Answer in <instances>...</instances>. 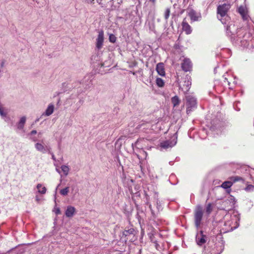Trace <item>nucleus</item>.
Listing matches in <instances>:
<instances>
[{
  "instance_id": "a878e982",
  "label": "nucleus",
  "mask_w": 254,
  "mask_h": 254,
  "mask_svg": "<svg viewBox=\"0 0 254 254\" xmlns=\"http://www.w3.org/2000/svg\"><path fill=\"white\" fill-rule=\"evenodd\" d=\"M109 40L110 42L115 43L116 42L117 38L114 34H111L109 35Z\"/></svg>"
},
{
  "instance_id": "f3484780",
  "label": "nucleus",
  "mask_w": 254,
  "mask_h": 254,
  "mask_svg": "<svg viewBox=\"0 0 254 254\" xmlns=\"http://www.w3.org/2000/svg\"><path fill=\"white\" fill-rule=\"evenodd\" d=\"M38 192L41 194H45L46 192L47 189L45 187H43L42 184H38L37 186Z\"/></svg>"
},
{
  "instance_id": "5701e85b",
  "label": "nucleus",
  "mask_w": 254,
  "mask_h": 254,
  "mask_svg": "<svg viewBox=\"0 0 254 254\" xmlns=\"http://www.w3.org/2000/svg\"><path fill=\"white\" fill-rule=\"evenodd\" d=\"M61 169L65 175H67L68 174L69 170V169L68 166L65 165H63L61 167Z\"/></svg>"
},
{
  "instance_id": "9d476101",
  "label": "nucleus",
  "mask_w": 254,
  "mask_h": 254,
  "mask_svg": "<svg viewBox=\"0 0 254 254\" xmlns=\"http://www.w3.org/2000/svg\"><path fill=\"white\" fill-rule=\"evenodd\" d=\"M156 70L157 73L161 76L165 75L164 64L163 63H159L156 65Z\"/></svg>"
},
{
  "instance_id": "1a4fd4ad",
  "label": "nucleus",
  "mask_w": 254,
  "mask_h": 254,
  "mask_svg": "<svg viewBox=\"0 0 254 254\" xmlns=\"http://www.w3.org/2000/svg\"><path fill=\"white\" fill-rule=\"evenodd\" d=\"M197 244L201 246L206 242V236L203 234L202 231H200V234L197 235L196 237Z\"/></svg>"
},
{
  "instance_id": "7ed1b4c3",
  "label": "nucleus",
  "mask_w": 254,
  "mask_h": 254,
  "mask_svg": "<svg viewBox=\"0 0 254 254\" xmlns=\"http://www.w3.org/2000/svg\"><path fill=\"white\" fill-rule=\"evenodd\" d=\"M187 113L189 114L193 109L196 108V100L191 95L186 96Z\"/></svg>"
},
{
  "instance_id": "c9c22d12",
  "label": "nucleus",
  "mask_w": 254,
  "mask_h": 254,
  "mask_svg": "<svg viewBox=\"0 0 254 254\" xmlns=\"http://www.w3.org/2000/svg\"><path fill=\"white\" fill-rule=\"evenodd\" d=\"M52 158H53V159H55V158H54V155H52Z\"/></svg>"
},
{
  "instance_id": "72a5a7b5",
  "label": "nucleus",
  "mask_w": 254,
  "mask_h": 254,
  "mask_svg": "<svg viewBox=\"0 0 254 254\" xmlns=\"http://www.w3.org/2000/svg\"><path fill=\"white\" fill-rule=\"evenodd\" d=\"M3 65H4V62H2L1 63V67H3Z\"/></svg>"
},
{
  "instance_id": "6ab92c4d",
  "label": "nucleus",
  "mask_w": 254,
  "mask_h": 254,
  "mask_svg": "<svg viewBox=\"0 0 254 254\" xmlns=\"http://www.w3.org/2000/svg\"><path fill=\"white\" fill-rule=\"evenodd\" d=\"M213 206L212 203H209L207 204L205 211L207 214L209 215L213 210Z\"/></svg>"
},
{
  "instance_id": "7c9ffc66",
  "label": "nucleus",
  "mask_w": 254,
  "mask_h": 254,
  "mask_svg": "<svg viewBox=\"0 0 254 254\" xmlns=\"http://www.w3.org/2000/svg\"><path fill=\"white\" fill-rule=\"evenodd\" d=\"M212 254H219V253L218 252V251H215L214 249H213L212 250Z\"/></svg>"
},
{
  "instance_id": "9b49d317",
  "label": "nucleus",
  "mask_w": 254,
  "mask_h": 254,
  "mask_svg": "<svg viewBox=\"0 0 254 254\" xmlns=\"http://www.w3.org/2000/svg\"><path fill=\"white\" fill-rule=\"evenodd\" d=\"M232 185H233V182H232L231 181H225L221 184V187H222V188H223L224 189H228L226 190V192L227 193H230L231 191V190L230 189V188L232 186Z\"/></svg>"
},
{
  "instance_id": "bb28decb",
  "label": "nucleus",
  "mask_w": 254,
  "mask_h": 254,
  "mask_svg": "<svg viewBox=\"0 0 254 254\" xmlns=\"http://www.w3.org/2000/svg\"><path fill=\"white\" fill-rule=\"evenodd\" d=\"M170 14V9L169 8H167L165 11L164 13V18L166 20H167Z\"/></svg>"
},
{
  "instance_id": "aec40b11",
  "label": "nucleus",
  "mask_w": 254,
  "mask_h": 254,
  "mask_svg": "<svg viewBox=\"0 0 254 254\" xmlns=\"http://www.w3.org/2000/svg\"><path fill=\"white\" fill-rule=\"evenodd\" d=\"M229 179L230 180V181L233 182V184L237 182L244 181L243 179L239 176H233L229 178Z\"/></svg>"
},
{
  "instance_id": "a211bd4d",
  "label": "nucleus",
  "mask_w": 254,
  "mask_h": 254,
  "mask_svg": "<svg viewBox=\"0 0 254 254\" xmlns=\"http://www.w3.org/2000/svg\"><path fill=\"white\" fill-rule=\"evenodd\" d=\"M156 85L159 87H163L164 86V85H165V82L164 81V80H163L162 78H160V77H157L156 79Z\"/></svg>"
},
{
  "instance_id": "0eeeda50",
  "label": "nucleus",
  "mask_w": 254,
  "mask_h": 254,
  "mask_svg": "<svg viewBox=\"0 0 254 254\" xmlns=\"http://www.w3.org/2000/svg\"><path fill=\"white\" fill-rule=\"evenodd\" d=\"M104 42V31L101 30L99 32L98 37L96 39V47L98 49H101L103 45Z\"/></svg>"
},
{
  "instance_id": "393cba45",
  "label": "nucleus",
  "mask_w": 254,
  "mask_h": 254,
  "mask_svg": "<svg viewBox=\"0 0 254 254\" xmlns=\"http://www.w3.org/2000/svg\"><path fill=\"white\" fill-rule=\"evenodd\" d=\"M68 192H69V188L66 187V188L61 190L60 193L63 195H66L68 194Z\"/></svg>"
},
{
  "instance_id": "c85d7f7f",
  "label": "nucleus",
  "mask_w": 254,
  "mask_h": 254,
  "mask_svg": "<svg viewBox=\"0 0 254 254\" xmlns=\"http://www.w3.org/2000/svg\"><path fill=\"white\" fill-rule=\"evenodd\" d=\"M190 82L189 81H187V85H186V88H185V89L186 90V91H188L189 88H190Z\"/></svg>"
},
{
  "instance_id": "473e14b6",
  "label": "nucleus",
  "mask_w": 254,
  "mask_h": 254,
  "mask_svg": "<svg viewBox=\"0 0 254 254\" xmlns=\"http://www.w3.org/2000/svg\"><path fill=\"white\" fill-rule=\"evenodd\" d=\"M152 4L154 5L156 3V0H149Z\"/></svg>"
},
{
  "instance_id": "423d86ee",
  "label": "nucleus",
  "mask_w": 254,
  "mask_h": 254,
  "mask_svg": "<svg viewBox=\"0 0 254 254\" xmlns=\"http://www.w3.org/2000/svg\"><path fill=\"white\" fill-rule=\"evenodd\" d=\"M192 67V64L190 60L187 58H184L181 64L182 70L185 72L190 71L191 70Z\"/></svg>"
},
{
  "instance_id": "ddd939ff",
  "label": "nucleus",
  "mask_w": 254,
  "mask_h": 254,
  "mask_svg": "<svg viewBox=\"0 0 254 254\" xmlns=\"http://www.w3.org/2000/svg\"><path fill=\"white\" fill-rule=\"evenodd\" d=\"M75 209L74 207L68 206L65 211V214L67 217H72L75 213Z\"/></svg>"
},
{
  "instance_id": "cd10ccee",
  "label": "nucleus",
  "mask_w": 254,
  "mask_h": 254,
  "mask_svg": "<svg viewBox=\"0 0 254 254\" xmlns=\"http://www.w3.org/2000/svg\"><path fill=\"white\" fill-rule=\"evenodd\" d=\"M245 190L247 191H253L254 190V186L252 185H249L246 187Z\"/></svg>"
},
{
  "instance_id": "6e6552de",
  "label": "nucleus",
  "mask_w": 254,
  "mask_h": 254,
  "mask_svg": "<svg viewBox=\"0 0 254 254\" xmlns=\"http://www.w3.org/2000/svg\"><path fill=\"white\" fill-rule=\"evenodd\" d=\"M182 29L187 35L190 34L192 32L191 26L187 22L186 18H184L182 23Z\"/></svg>"
},
{
  "instance_id": "4468645a",
  "label": "nucleus",
  "mask_w": 254,
  "mask_h": 254,
  "mask_svg": "<svg viewBox=\"0 0 254 254\" xmlns=\"http://www.w3.org/2000/svg\"><path fill=\"white\" fill-rule=\"evenodd\" d=\"M35 147L36 149L41 152L43 153H45L47 151V147L45 146L44 145H43L41 143H37L35 145Z\"/></svg>"
},
{
  "instance_id": "f03ea898",
  "label": "nucleus",
  "mask_w": 254,
  "mask_h": 254,
  "mask_svg": "<svg viewBox=\"0 0 254 254\" xmlns=\"http://www.w3.org/2000/svg\"><path fill=\"white\" fill-rule=\"evenodd\" d=\"M203 217V210L201 206L198 205L196 207L194 212V223L196 227H199Z\"/></svg>"
},
{
  "instance_id": "4be33fe9",
  "label": "nucleus",
  "mask_w": 254,
  "mask_h": 254,
  "mask_svg": "<svg viewBox=\"0 0 254 254\" xmlns=\"http://www.w3.org/2000/svg\"><path fill=\"white\" fill-rule=\"evenodd\" d=\"M134 231V230L133 228H130L127 230H125L123 233V235L125 237L128 236L130 235L133 234Z\"/></svg>"
},
{
  "instance_id": "39448f33",
  "label": "nucleus",
  "mask_w": 254,
  "mask_h": 254,
  "mask_svg": "<svg viewBox=\"0 0 254 254\" xmlns=\"http://www.w3.org/2000/svg\"><path fill=\"white\" fill-rule=\"evenodd\" d=\"M188 15L190 17L191 22L198 21L201 18V13L197 12L192 8L188 9Z\"/></svg>"
},
{
  "instance_id": "2f4dec72",
  "label": "nucleus",
  "mask_w": 254,
  "mask_h": 254,
  "mask_svg": "<svg viewBox=\"0 0 254 254\" xmlns=\"http://www.w3.org/2000/svg\"><path fill=\"white\" fill-rule=\"evenodd\" d=\"M36 133H37V131L36 130H33L31 132V134L32 135L35 134H36Z\"/></svg>"
},
{
  "instance_id": "20e7f679",
  "label": "nucleus",
  "mask_w": 254,
  "mask_h": 254,
  "mask_svg": "<svg viewBox=\"0 0 254 254\" xmlns=\"http://www.w3.org/2000/svg\"><path fill=\"white\" fill-rule=\"evenodd\" d=\"M235 204V198L230 195L227 199L223 201L222 203L223 206L221 207V209L225 210H230L234 207Z\"/></svg>"
},
{
  "instance_id": "b1692460",
  "label": "nucleus",
  "mask_w": 254,
  "mask_h": 254,
  "mask_svg": "<svg viewBox=\"0 0 254 254\" xmlns=\"http://www.w3.org/2000/svg\"><path fill=\"white\" fill-rule=\"evenodd\" d=\"M160 146L161 147L164 148H167L171 146L170 145V143L168 141H164L161 143Z\"/></svg>"
},
{
  "instance_id": "f704fd0d",
  "label": "nucleus",
  "mask_w": 254,
  "mask_h": 254,
  "mask_svg": "<svg viewBox=\"0 0 254 254\" xmlns=\"http://www.w3.org/2000/svg\"><path fill=\"white\" fill-rule=\"evenodd\" d=\"M60 213V210L59 209L57 210L56 213L59 214Z\"/></svg>"
},
{
  "instance_id": "2eb2a0df",
  "label": "nucleus",
  "mask_w": 254,
  "mask_h": 254,
  "mask_svg": "<svg viewBox=\"0 0 254 254\" xmlns=\"http://www.w3.org/2000/svg\"><path fill=\"white\" fill-rule=\"evenodd\" d=\"M54 111V106L53 104H50L48 106L45 112V115L47 116L51 115Z\"/></svg>"
},
{
  "instance_id": "dca6fc26",
  "label": "nucleus",
  "mask_w": 254,
  "mask_h": 254,
  "mask_svg": "<svg viewBox=\"0 0 254 254\" xmlns=\"http://www.w3.org/2000/svg\"><path fill=\"white\" fill-rule=\"evenodd\" d=\"M171 102L173 104L174 107H176L180 104L181 101L178 96H175L171 98Z\"/></svg>"
},
{
  "instance_id": "c756f323",
  "label": "nucleus",
  "mask_w": 254,
  "mask_h": 254,
  "mask_svg": "<svg viewBox=\"0 0 254 254\" xmlns=\"http://www.w3.org/2000/svg\"><path fill=\"white\" fill-rule=\"evenodd\" d=\"M94 0H85V1L88 3H93Z\"/></svg>"
},
{
  "instance_id": "412c9836",
  "label": "nucleus",
  "mask_w": 254,
  "mask_h": 254,
  "mask_svg": "<svg viewBox=\"0 0 254 254\" xmlns=\"http://www.w3.org/2000/svg\"><path fill=\"white\" fill-rule=\"evenodd\" d=\"M26 122V118L25 117H23L20 119V120L18 125V128L20 129L23 128L24 124Z\"/></svg>"
},
{
  "instance_id": "f8f14e48",
  "label": "nucleus",
  "mask_w": 254,
  "mask_h": 254,
  "mask_svg": "<svg viewBox=\"0 0 254 254\" xmlns=\"http://www.w3.org/2000/svg\"><path fill=\"white\" fill-rule=\"evenodd\" d=\"M238 11L244 20H247L248 19L247 12L244 6H240L238 8Z\"/></svg>"
},
{
  "instance_id": "f257e3e1",
  "label": "nucleus",
  "mask_w": 254,
  "mask_h": 254,
  "mask_svg": "<svg viewBox=\"0 0 254 254\" xmlns=\"http://www.w3.org/2000/svg\"><path fill=\"white\" fill-rule=\"evenodd\" d=\"M231 8V5L229 3H223L219 5L217 8V18L223 24L225 22L223 21V18L227 16V13Z\"/></svg>"
}]
</instances>
